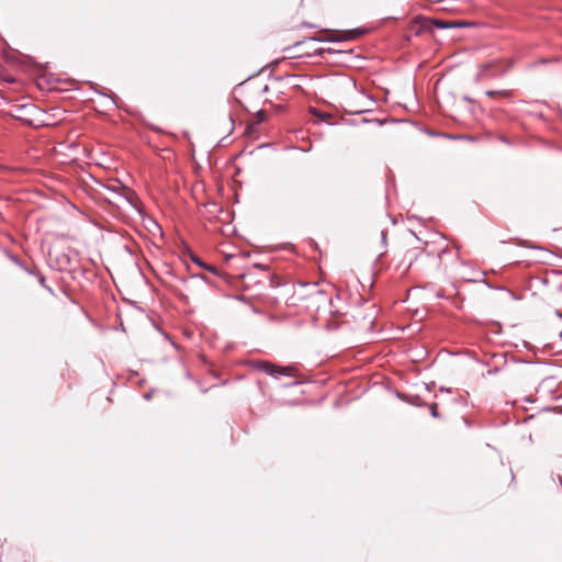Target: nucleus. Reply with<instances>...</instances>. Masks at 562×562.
Instances as JSON below:
<instances>
[{
    "mask_svg": "<svg viewBox=\"0 0 562 562\" xmlns=\"http://www.w3.org/2000/svg\"><path fill=\"white\" fill-rule=\"evenodd\" d=\"M463 100H464V101H467V102H472V99H471V98H469L468 95H464V97H463Z\"/></svg>",
    "mask_w": 562,
    "mask_h": 562,
    "instance_id": "obj_25",
    "label": "nucleus"
},
{
    "mask_svg": "<svg viewBox=\"0 0 562 562\" xmlns=\"http://www.w3.org/2000/svg\"><path fill=\"white\" fill-rule=\"evenodd\" d=\"M555 314L558 317H562V314L559 311H557Z\"/></svg>",
    "mask_w": 562,
    "mask_h": 562,
    "instance_id": "obj_31",
    "label": "nucleus"
},
{
    "mask_svg": "<svg viewBox=\"0 0 562 562\" xmlns=\"http://www.w3.org/2000/svg\"><path fill=\"white\" fill-rule=\"evenodd\" d=\"M501 140L507 145H510V142L506 137H502Z\"/></svg>",
    "mask_w": 562,
    "mask_h": 562,
    "instance_id": "obj_24",
    "label": "nucleus"
},
{
    "mask_svg": "<svg viewBox=\"0 0 562 562\" xmlns=\"http://www.w3.org/2000/svg\"><path fill=\"white\" fill-rule=\"evenodd\" d=\"M400 398L407 401L408 403L415 405V406H422V403L419 402L418 396H407V395H398Z\"/></svg>",
    "mask_w": 562,
    "mask_h": 562,
    "instance_id": "obj_10",
    "label": "nucleus"
},
{
    "mask_svg": "<svg viewBox=\"0 0 562 562\" xmlns=\"http://www.w3.org/2000/svg\"><path fill=\"white\" fill-rule=\"evenodd\" d=\"M37 280H38V283L48 292L50 293L52 295H54V290L46 284V278L44 274L42 273H37Z\"/></svg>",
    "mask_w": 562,
    "mask_h": 562,
    "instance_id": "obj_8",
    "label": "nucleus"
},
{
    "mask_svg": "<svg viewBox=\"0 0 562 562\" xmlns=\"http://www.w3.org/2000/svg\"><path fill=\"white\" fill-rule=\"evenodd\" d=\"M255 124H260L262 122L266 121L267 119V114L265 112V110H259L257 113H256V116H255Z\"/></svg>",
    "mask_w": 562,
    "mask_h": 562,
    "instance_id": "obj_14",
    "label": "nucleus"
},
{
    "mask_svg": "<svg viewBox=\"0 0 562 562\" xmlns=\"http://www.w3.org/2000/svg\"><path fill=\"white\" fill-rule=\"evenodd\" d=\"M363 33H364V31L362 29H352V30L347 31L346 35L342 37L328 38L327 41L328 42L348 41V40L356 38V37L362 35Z\"/></svg>",
    "mask_w": 562,
    "mask_h": 562,
    "instance_id": "obj_5",
    "label": "nucleus"
},
{
    "mask_svg": "<svg viewBox=\"0 0 562 562\" xmlns=\"http://www.w3.org/2000/svg\"><path fill=\"white\" fill-rule=\"evenodd\" d=\"M347 123H348L349 125H353V124H355V121H353V120H348V121H347Z\"/></svg>",
    "mask_w": 562,
    "mask_h": 562,
    "instance_id": "obj_28",
    "label": "nucleus"
},
{
    "mask_svg": "<svg viewBox=\"0 0 562 562\" xmlns=\"http://www.w3.org/2000/svg\"><path fill=\"white\" fill-rule=\"evenodd\" d=\"M302 286H311L312 290L315 292V293H318V294H323V291L322 290H318L317 286L318 284L317 283H301Z\"/></svg>",
    "mask_w": 562,
    "mask_h": 562,
    "instance_id": "obj_17",
    "label": "nucleus"
},
{
    "mask_svg": "<svg viewBox=\"0 0 562 562\" xmlns=\"http://www.w3.org/2000/svg\"><path fill=\"white\" fill-rule=\"evenodd\" d=\"M251 311H252V313H255V314H261V313H262V312H261V310H259V308H258V307H256L255 305H251Z\"/></svg>",
    "mask_w": 562,
    "mask_h": 562,
    "instance_id": "obj_22",
    "label": "nucleus"
},
{
    "mask_svg": "<svg viewBox=\"0 0 562 562\" xmlns=\"http://www.w3.org/2000/svg\"><path fill=\"white\" fill-rule=\"evenodd\" d=\"M236 300L241 301L244 303H248V299L246 296H244V295H237Z\"/></svg>",
    "mask_w": 562,
    "mask_h": 562,
    "instance_id": "obj_21",
    "label": "nucleus"
},
{
    "mask_svg": "<svg viewBox=\"0 0 562 562\" xmlns=\"http://www.w3.org/2000/svg\"><path fill=\"white\" fill-rule=\"evenodd\" d=\"M123 190V194L122 196L124 198V200L133 207L135 209L136 211H138L140 213V209L138 206V196L136 195V193L128 189V188H125L123 187L122 188Z\"/></svg>",
    "mask_w": 562,
    "mask_h": 562,
    "instance_id": "obj_4",
    "label": "nucleus"
},
{
    "mask_svg": "<svg viewBox=\"0 0 562 562\" xmlns=\"http://www.w3.org/2000/svg\"><path fill=\"white\" fill-rule=\"evenodd\" d=\"M558 289H559L560 291H562V285H559V288H558Z\"/></svg>",
    "mask_w": 562,
    "mask_h": 562,
    "instance_id": "obj_32",
    "label": "nucleus"
},
{
    "mask_svg": "<svg viewBox=\"0 0 562 562\" xmlns=\"http://www.w3.org/2000/svg\"><path fill=\"white\" fill-rule=\"evenodd\" d=\"M485 94L487 97H494V95H501V97H509L510 95V91L508 90H487L485 92Z\"/></svg>",
    "mask_w": 562,
    "mask_h": 562,
    "instance_id": "obj_9",
    "label": "nucleus"
},
{
    "mask_svg": "<svg viewBox=\"0 0 562 562\" xmlns=\"http://www.w3.org/2000/svg\"><path fill=\"white\" fill-rule=\"evenodd\" d=\"M257 368L261 371H263L266 374L278 378L280 375H291V367H277L276 364L268 362V361H261L257 364Z\"/></svg>",
    "mask_w": 562,
    "mask_h": 562,
    "instance_id": "obj_3",
    "label": "nucleus"
},
{
    "mask_svg": "<svg viewBox=\"0 0 562 562\" xmlns=\"http://www.w3.org/2000/svg\"><path fill=\"white\" fill-rule=\"evenodd\" d=\"M316 41H319V40H318V38H316V37H308V38H306V40H304V41L296 42V43L294 44V47H295V48H297V47H301V46H303V45H306V44H308V43H311V42H316Z\"/></svg>",
    "mask_w": 562,
    "mask_h": 562,
    "instance_id": "obj_15",
    "label": "nucleus"
},
{
    "mask_svg": "<svg viewBox=\"0 0 562 562\" xmlns=\"http://www.w3.org/2000/svg\"><path fill=\"white\" fill-rule=\"evenodd\" d=\"M5 256L13 262L15 263L16 266H19L20 268H23L25 266V263L14 254H12L11 251L9 250H5Z\"/></svg>",
    "mask_w": 562,
    "mask_h": 562,
    "instance_id": "obj_7",
    "label": "nucleus"
},
{
    "mask_svg": "<svg viewBox=\"0 0 562 562\" xmlns=\"http://www.w3.org/2000/svg\"><path fill=\"white\" fill-rule=\"evenodd\" d=\"M22 269H23L26 273L32 274V276H36V277H37V273H41L37 269L29 268L26 265H25Z\"/></svg>",
    "mask_w": 562,
    "mask_h": 562,
    "instance_id": "obj_18",
    "label": "nucleus"
},
{
    "mask_svg": "<svg viewBox=\"0 0 562 562\" xmlns=\"http://www.w3.org/2000/svg\"><path fill=\"white\" fill-rule=\"evenodd\" d=\"M191 259L194 263H196L198 266H200L201 268L210 271L211 273L213 274H217L218 273V270L217 268H215L214 266H210L205 262H203L198 256L195 255H191Z\"/></svg>",
    "mask_w": 562,
    "mask_h": 562,
    "instance_id": "obj_6",
    "label": "nucleus"
},
{
    "mask_svg": "<svg viewBox=\"0 0 562 562\" xmlns=\"http://www.w3.org/2000/svg\"><path fill=\"white\" fill-rule=\"evenodd\" d=\"M512 61L506 65H502L497 60H492L481 65L480 72L477 75L479 78L490 77V78H501L505 76L509 69L512 68Z\"/></svg>",
    "mask_w": 562,
    "mask_h": 562,
    "instance_id": "obj_1",
    "label": "nucleus"
},
{
    "mask_svg": "<svg viewBox=\"0 0 562 562\" xmlns=\"http://www.w3.org/2000/svg\"><path fill=\"white\" fill-rule=\"evenodd\" d=\"M153 394H154V391H153V390H150V391L146 392V393L143 395V397H144V400L149 401V400L153 397Z\"/></svg>",
    "mask_w": 562,
    "mask_h": 562,
    "instance_id": "obj_19",
    "label": "nucleus"
},
{
    "mask_svg": "<svg viewBox=\"0 0 562 562\" xmlns=\"http://www.w3.org/2000/svg\"><path fill=\"white\" fill-rule=\"evenodd\" d=\"M381 238H382V243L385 244V240H386V232L382 231L381 232Z\"/></svg>",
    "mask_w": 562,
    "mask_h": 562,
    "instance_id": "obj_23",
    "label": "nucleus"
},
{
    "mask_svg": "<svg viewBox=\"0 0 562 562\" xmlns=\"http://www.w3.org/2000/svg\"><path fill=\"white\" fill-rule=\"evenodd\" d=\"M311 112H312V114L315 117L319 119L323 122H325L328 117H330L329 114L323 113V112H321L319 110H316V109H312Z\"/></svg>",
    "mask_w": 562,
    "mask_h": 562,
    "instance_id": "obj_11",
    "label": "nucleus"
},
{
    "mask_svg": "<svg viewBox=\"0 0 562 562\" xmlns=\"http://www.w3.org/2000/svg\"><path fill=\"white\" fill-rule=\"evenodd\" d=\"M90 85H91V89H93L97 93H99V94H101V95H103V97L109 98V99L111 100V102H112L113 104H115V101H114V99H113V94H108V93H105V92H103V91L99 90L98 86H97L95 83H93V82H91Z\"/></svg>",
    "mask_w": 562,
    "mask_h": 562,
    "instance_id": "obj_13",
    "label": "nucleus"
},
{
    "mask_svg": "<svg viewBox=\"0 0 562 562\" xmlns=\"http://www.w3.org/2000/svg\"><path fill=\"white\" fill-rule=\"evenodd\" d=\"M370 122H372V120H368V119H362L361 120V123H370Z\"/></svg>",
    "mask_w": 562,
    "mask_h": 562,
    "instance_id": "obj_26",
    "label": "nucleus"
},
{
    "mask_svg": "<svg viewBox=\"0 0 562 562\" xmlns=\"http://www.w3.org/2000/svg\"><path fill=\"white\" fill-rule=\"evenodd\" d=\"M415 26H416L415 34L420 35L422 33H425V32H431L434 27L445 30V29H452L454 25H452L451 22H446L442 20H436V19L425 18V16H417L415 19Z\"/></svg>",
    "mask_w": 562,
    "mask_h": 562,
    "instance_id": "obj_2",
    "label": "nucleus"
},
{
    "mask_svg": "<svg viewBox=\"0 0 562 562\" xmlns=\"http://www.w3.org/2000/svg\"><path fill=\"white\" fill-rule=\"evenodd\" d=\"M64 259H65V261H66L67 263H69V262H70V258H69L67 255H65V256H64Z\"/></svg>",
    "mask_w": 562,
    "mask_h": 562,
    "instance_id": "obj_27",
    "label": "nucleus"
},
{
    "mask_svg": "<svg viewBox=\"0 0 562 562\" xmlns=\"http://www.w3.org/2000/svg\"><path fill=\"white\" fill-rule=\"evenodd\" d=\"M311 112H312V114L315 117L319 119L323 122H325L328 117H330L329 114L323 113V112H321L319 110H316V109H312Z\"/></svg>",
    "mask_w": 562,
    "mask_h": 562,
    "instance_id": "obj_12",
    "label": "nucleus"
},
{
    "mask_svg": "<svg viewBox=\"0 0 562 562\" xmlns=\"http://www.w3.org/2000/svg\"><path fill=\"white\" fill-rule=\"evenodd\" d=\"M452 25H454L453 27H463V26H468L470 24L467 22H454V23H452Z\"/></svg>",
    "mask_w": 562,
    "mask_h": 562,
    "instance_id": "obj_20",
    "label": "nucleus"
},
{
    "mask_svg": "<svg viewBox=\"0 0 562 562\" xmlns=\"http://www.w3.org/2000/svg\"><path fill=\"white\" fill-rule=\"evenodd\" d=\"M437 406H438V404H437V403H432V404L430 405V407H429V408H430V414H431V416H432L434 418H439V417H440L439 412H438V409H437Z\"/></svg>",
    "mask_w": 562,
    "mask_h": 562,
    "instance_id": "obj_16",
    "label": "nucleus"
},
{
    "mask_svg": "<svg viewBox=\"0 0 562 562\" xmlns=\"http://www.w3.org/2000/svg\"><path fill=\"white\" fill-rule=\"evenodd\" d=\"M498 369L488 370V374L495 373Z\"/></svg>",
    "mask_w": 562,
    "mask_h": 562,
    "instance_id": "obj_29",
    "label": "nucleus"
},
{
    "mask_svg": "<svg viewBox=\"0 0 562 562\" xmlns=\"http://www.w3.org/2000/svg\"><path fill=\"white\" fill-rule=\"evenodd\" d=\"M27 108H29V105H22V106L20 108V110H26Z\"/></svg>",
    "mask_w": 562,
    "mask_h": 562,
    "instance_id": "obj_30",
    "label": "nucleus"
}]
</instances>
